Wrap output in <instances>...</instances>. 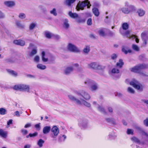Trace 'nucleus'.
Returning <instances> with one entry per match:
<instances>
[{
    "label": "nucleus",
    "instance_id": "5fc2aeb1",
    "mask_svg": "<svg viewBox=\"0 0 148 148\" xmlns=\"http://www.w3.org/2000/svg\"><path fill=\"white\" fill-rule=\"evenodd\" d=\"M130 31H126L125 33V35H126L127 37L130 38H131V37H132V35L131 36L130 35Z\"/></svg>",
    "mask_w": 148,
    "mask_h": 148
},
{
    "label": "nucleus",
    "instance_id": "603ef678",
    "mask_svg": "<svg viewBox=\"0 0 148 148\" xmlns=\"http://www.w3.org/2000/svg\"><path fill=\"white\" fill-rule=\"evenodd\" d=\"M111 58L113 60H116L117 57V55L114 53L112 54L111 56Z\"/></svg>",
    "mask_w": 148,
    "mask_h": 148
},
{
    "label": "nucleus",
    "instance_id": "ea45409f",
    "mask_svg": "<svg viewBox=\"0 0 148 148\" xmlns=\"http://www.w3.org/2000/svg\"><path fill=\"white\" fill-rule=\"evenodd\" d=\"M132 47L133 50L136 51H138L139 50V48L138 47L137 45H132Z\"/></svg>",
    "mask_w": 148,
    "mask_h": 148
},
{
    "label": "nucleus",
    "instance_id": "7ed1b4c3",
    "mask_svg": "<svg viewBox=\"0 0 148 148\" xmlns=\"http://www.w3.org/2000/svg\"><path fill=\"white\" fill-rule=\"evenodd\" d=\"M86 6H87L88 8H90L91 6V5L88 0H85L81 2L79 1L78 3L76 8L77 11H79L80 9L83 10L84 9V8Z\"/></svg>",
    "mask_w": 148,
    "mask_h": 148
},
{
    "label": "nucleus",
    "instance_id": "338daca9",
    "mask_svg": "<svg viewBox=\"0 0 148 148\" xmlns=\"http://www.w3.org/2000/svg\"><path fill=\"white\" fill-rule=\"evenodd\" d=\"M106 121L108 122L113 123L114 120L113 119L107 118L106 119Z\"/></svg>",
    "mask_w": 148,
    "mask_h": 148
},
{
    "label": "nucleus",
    "instance_id": "ddd939ff",
    "mask_svg": "<svg viewBox=\"0 0 148 148\" xmlns=\"http://www.w3.org/2000/svg\"><path fill=\"white\" fill-rule=\"evenodd\" d=\"M13 42L15 44L21 46H23L25 44V41L21 40H14Z\"/></svg>",
    "mask_w": 148,
    "mask_h": 148
},
{
    "label": "nucleus",
    "instance_id": "f03ea898",
    "mask_svg": "<svg viewBox=\"0 0 148 148\" xmlns=\"http://www.w3.org/2000/svg\"><path fill=\"white\" fill-rule=\"evenodd\" d=\"M75 93L79 97V99L82 98L83 99L88 100L90 99V94L85 90H80L75 91Z\"/></svg>",
    "mask_w": 148,
    "mask_h": 148
},
{
    "label": "nucleus",
    "instance_id": "f3484780",
    "mask_svg": "<svg viewBox=\"0 0 148 148\" xmlns=\"http://www.w3.org/2000/svg\"><path fill=\"white\" fill-rule=\"evenodd\" d=\"M139 71L141 70L145 69L148 68V64H141L138 65Z\"/></svg>",
    "mask_w": 148,
    "mask_h": 148
},
{
    "label": "nucleus",
    "instance_id": "680f3d73",
    "mask_svg": "<svg viewBox=\"0 0 148 148\" xmlns=\"http://www.w3.org/2000/svg\"><path fill=\"white\" fill-rule=\"evenodd\" d=\"M87 24L88 25H92V19L91 18H89L87 21Z\"/></svg>",
    "mask_w": 148,
    "mask_h": 148
},
{
    "label": "nucleus",
    "instance_id": "a211bd4d",
    "mask_svg": "<svg viewBox=\"0 0 148 148\" xmlns=\"http://www.w3.org/2000/svg\"><path fill=\"white\" fill-rule=\"evenodd\" d=\"M7 133L6 131H4L3 130L0 129V136L4 138H6Z\"/></svg>",
    "mask_w": 148,
    "mask_h": 148
},
{
    "label": "nucleus",
    "instance_id": "09e8293b",
    "mask_svg": "<svg viewBox=\"0 0 148 148\" xmlns=\"http://www.w3.org/2000/svg\"><path fill=\"white\" fill-rule=\"evenodd\" d=\"M38 8L40 10L44 12H45L46 11V8L42 5H39L38 7Z\"/></svg>",
    "mask_w": 148,
    "mask_h": 148
},
{
    "label": "nucleus",
    "instance_id": "1a4fd4ad",
    "mask_svg": "<svg viewBox=\"0 0 148 148\" xmlns=\"http://www.w3.org/2000/svg\"><path fill=\"white\" fill-rule=\"evenodd\" d=\"M79 124L80 126L85 127L87 123V120L84 118H80L78 120Z\"/></svg>",
    "mask_w": 148,
    "mask_h": 148
},
{
    "label": "nucleus",
    "instance_id": "2f4dec72",
    "mask_svg": "<svg viewBox=\"0 0 148 148\" xmlns=\"http://www.w3.org/2000/svg\"><path fill=\"white\" fill-rule=\"evenodd\" d=\"M120 10L125 14H128L129 13V11H128V8L123 7L120 9Z\"/></svg>",
    "mask_w": 148,
    "mask_h": 148
},
{
    "label": "nucleus",
    "instance_id": "473e14b6",
    "mask_svg": "<svg viewBox=\"0 0 148 148\" xmlns=\"http://www.w3.org/2000/svg\"><path fill=\"white\" fill-rule=\"evenodd\" d=\"M94 82L92 80L89 79H87L84 82L85 84L88 86H90L91 85L92 83Z\"/></svg>",
    "mask_w": 148,
    "mask_h": 148
},
{
    "label": "nucleus",
    "instance_id": "0e129e2a",
    "mask_svg": "<svg viewBox=\"0 0 148 148\" xmlns=\"http://www.w3.org/2000/svg\"><path fill=\"white\" fill-rule=\"evenodd\" d=\"M38 135V133L37 132H35L33 134L30 133L29 134V136L30 137H33L36 136Z\"/></svg>",
    "mask_w": 148,
    "mask_h": 148
},
{
    "label": "nucleus",
    "instance_id": "4468645a",
    "mask_svg": "<svg viewBox=\"0 0 148 148\" xmlns=\"http://www.w3.org/2000/svg\"><path fill=\"white\" fill-rule=\"evenodd\" d=\"M73 67H68L66 68L64 70V73L66 75H68L73 71Z\"/></svg>",
    "mask_w": 148,
    "mask_h": 148
},
{
    "label": "nucleus",
    "instance_id": "6ab92c4d",
    "mask_svg": "<svg viewBox=\"0 0 148 148\" xmlns=\"http://www.w3.org/2000/svg\"><path fill=\"white\" fill-rule=\"evenodd\" d=\"M122 51L125 54H127L128 53H131L132 52V50L131 49H129L127 47L123 46L122 47Z\"/></svg>",
    "mask_w": 148,
    "mask_h": 148
},
{
    "label": "nucleus",
    "instance_id": "4be33fe9",
    "mask_svg": "<svg viewBox=\"0 0 148 148\" xmlns=\"http://www.w3.org/2000/svg\"><path fill=\"white\" fill-rule=\"evenodd\" d=\"M124 65V62L121 59H120L118 62L116 64V66L118 67L119 68H121Z\"/></svg>",
    "mask_w": 148,
    "mask_h": 148
},
{
    "label": "nucleus",
    "instance_id": "3c124183",
    "mask_svg": "<svg viewBox=\"0 0 148 148\" xmlns=\"http://www.w3.org/2000/svg\"><path fill=\"white\" fill-rule=\"evenodd\" d=\"M50 13L56 16L57 15V13L56 11V9L55 8H53L52 10L50 11Z\"/></svg>",
    "mask_w": 148,
    "mask_h": 148
},
{
    "label": "nucleus",
    "instance_id": "0eeeda50",
    "mask_svg": "<svg viewBox=\"0 0 148 148\" xmlns=\"http://www.w3.org/2000/svg\"><path fill=\"white\" fill-rule=\"evenodd\" d=\"M51 131L53 133V135H52V137L53 138H55L59 133L58 128L56 126H54L52 128Z\"/></svg>",
    "mask_w": 148,
    "mask_h": 148
},
{
    "label": "nucleus",
    "instance_id": "cd10ccee",
    "mask_svg": "<svg viewBox=\"0 0 148 148\" xmlns=\"http://www.w3.org/2000/svg\"><path fill=\"white\" fill-rule=\"evenodd\" d=\"M69 16L73 18H76L78 17V15L76 13H73L71 12L70 11L69 13Z\"/></svg>",
    "mask_w": 148,
    "mask_h": 148
},
{
    "label": "nucleus",
    "instance_id": "c03bdc74",
    "mask_svg": "<svg viewBox=\"0 0 148 148\" xmlns=\"http://www.w3.org/2000/svg\"><path fill=\"white\" fill-rule=\"evenodd\" d=\"M18 17L21 19H24L26 18V15L23 13H20L19 14Z\"/></svg>",
    "mask_w": 148,
    "mask_h": 148
},
{
    "label": "nucleus",
    "instance_id": "f704fd0d",
    "mask_svg": "<svg viewBox=\"0 0 148 148\" xmlns=\"http://www.w3.org/2000/svg\"><path fill=\"white\" fill-rule=\"evenodd\" d=\"M97 109L99 111L102 113H106L105 109L101 106L98 105Z\"/></svg>",
    "mask_w": 148,
    "mask_h": 148
},
{
    "label": "nucleus",
    "instance_id": "49530a36",
    "mask_svg": "<svg viewBox=\"0 0 148 148\" xmlns=\"http://www.w3.org/2000/svg\"><path fill=\"white\" fill-rule=\"evenodd\" d=\"M127 91L129 93L131 94H134L135 92L134 90L130 87H128L127 89Z\"/></svg>",
    "mask_w": 148,
    "mask_h": 148
},
{
    "label": "nucleus",
    "instance_id": "6e6552de",
    "mask_svg": "<svg viewBox=\"0 0 148 148\" xmlns=\"http://www.w3.org/2000/svg\"><path fill=\"white\" fill-rule=\"evenodd\" d=\"M111 72L112 74H117V75L115 77V79H119L120 78L121 76V74L119 73L120 71L119 69L116 67L113 68L111 71Z\"/></svg>",
    "mask_w": 148,
    "mask_h": 148
},
{
    "label": "nucleus",
    "instance_id": "c85d7f7f",
    "mask_svg": "<svg viewBox=\"0 0 148 148\" xmlns=\"http://www.w3.org/2000/svg\"><path fill=\"white\" fill-rule=\"evenodd\" d=\"M92 12L95 16H99V13L98 9L96 8H93L92 9Z\"/></svg>",
    "mask_w": 148,
    "mask_h": 148
},
{
    "label": "nucleus",
    "instance_id": "20e7f679",
    "mask_svg": "<svg viewBox=\"0 0 148 148\" xmlns=\"http://www.w3.org/2000/svg\"><path fill=\"white\" fill-rule=\"evenodd\" d=\"M130 84L135 88L140 91L143 90L142 85L137 81L134 80L130 82Z\"/></svg>",
    "mask_w": 148,
    "mask_h": 148
},
{
    "label": "nucleus",
    "instance_id": "a878e982",
    "mask_svg": "<svg viewBox=\"0 0 148 148\" xmlns=\"http://www.w3.org/2000/svg\"><path fill=\"white\" fill-rule=\"evenodd\" d=\"M137 12L140 16H142L145 14V11L142 9H139L137 10Z\"/></svg>",
    "mask_w": 148,
    "mask_h": 148
},
{
    "label": "nucleus",
    "instance_id": "a19ab883",
    "mask_svg": "<svg viewBox=\"0 0 148 148\" xmlns=\"http://www.w3.org/2000/svg\"><path fill=\"white\" fill-rule=\"evenodd\" d=\"M122 28L124 30H126L128 28L129 25L127 23H124L122 25Z\"/></svg>",
    "mask_w": 148,
    "mask_h": 148
},
{
    "label": "nucleus",
    "instance_id": "13d9d810",
    "mask_svg": "<svg viewBox=\"0 0 148 148\" xmlns=\"http://www.w3.org/2000/svg\"><path fill=\"white\" fill-rule=\"evenodd\" d=\"M144 125L147 127H148V118H146L143 121Z\"/></svg>",
    "mask_w": 148,
    "mask_h": 148
},
{
    "label": "nucleus",
    "instance_id": "bf43d9fd",
    "mask_svg": "<svg viewBox=\"0 0 148 148\" xmlns=\"http://www.w3.org/2000/svg\"><path fill=\"white\" fill-rule=\"evenodd\" d=\"M133 130L130 129H127V133L129 134H133Z\"/></svg>",
    "mask_w": 148,
    "mask_h": 148
},
{
    "label": "nucleus",
    "instance_id": "69168bd1",
    "mask_svg": "<svg viewBox=\"0 0 148 148\" xmlns=\"http://www.w3.org/2000/svg\"><path fill=\"white\" fill-rule=\"evenodd\" d=\"M132 38H136V43H138L139 42V39L136 38V36L134 35H132V36L131 37Z\"/></svg>",
    "mask_w": 148,
    "mask_h": 148
},
{
    "label": "nucleus",
    "instance_id": "f257e3e1",
    "mask_svg": "<svg viewBox=\"0 0 148 148\" xmlns=\"http://www.w3.org/2000/svg\"><path fill=\"white\" fill-rule=\"evenodd\" d=\"M68 97L70 100L74 101L77 104L80 105L82 103L84 105L87 107H90L91 106V104L90 103L87 102L84 99H82V98H80V100L72 95H68Z\"/></svg>",
    "mask_w": 148,
    "mask_h": 148
},
{
    "label": "nucleus",
    "instance_id": "9b49d317",
    "mask_svg": "<svg viewBox=\"0 0 148 148\" xmlns=\"http://www.w3.org/2000/svg\"><path fill=\"white\" fill-rule=\"evenodd\" d=\"M4 4L5 5L9 7L14 6L15 4V2L12 1H5L4 2Z\"/></svg>",
    "mask_w": 148,
    "mask_h": 148
},
{
    "label": "nucleus",
    "instance_id": "864d4df0",
    "mask_svg": "<svg viewBox=\"0 0 148 148\" xmlns=\"http://www.w3.org/2000/svg\"><path fill=\"white\" fill-rule=\"evenodd\" d=\"M132 140L134 142L138 143L139 142V140L136 138L135 137H134L131 138Z\"/></svg>",
    "mask_w": 148,
    "mask_h": 148
},
{
    "label": "nucleus",
    "instance_id": "e2e57ef3",
    "mask_svg": "<svg viewBox=\"0 0 148 148\" xmlns=\"http://www.w3.org/2000/svg\"><path fill=\"white\" fill-rule=\"evenodd\" d=\"M40 58L38 56H36L34 58V61L37 62H39Z\"/></svg>",
    "mask_w": 148,
    "mask_h": 148
},
{
    "label": "nucleus",
    "instance_id": "5701e85b",
    "mask_svg": "<svg viewBox=\"0 0 148 148\" xmlns=\"http://www.w3.org/2000/svg\"><path fill=\"white\" fill-rule=\"evenodd\" d=\"M136 128L140 131L143 135L147 137H148V134L147 133L145 132L141 128L139 127H137Z\"/></svg>",
    "mask_w": 148,
    "mask_h": 148
},
{
    "label": "nucleus",
    "instance_id": "8fccbe9b",
    "mask_svg": "<svg viewBox=\"0 0 148 148\" xmlns=\"http://www.w3.org/2000/svg\"><path fill=\"white\" fill-rule=\"evenodd\" d=\"M5 15L4 13L0 10V19H2L5 18Z\"/></svg>",
    "mask_w": 148,
    "mask_h": 148
},
{
    "label": "nucleus",
    "instance_id": "9d476101",
    "mask_svg": "<svg viewBox=\"0 0 148 148\" xmlns=\"http://www.w3.org/2000/svg\"><path fill=\"white\" fill-rule=\"evenodd\" d=\"M99 88V85L97 84L94 81L90 86V89L92 91H95Z\"/></svg>",
    "mask_w": 148,
    "mask_h": 148
},
{
    "label": "nucleus",
    "instance_id": "c756f323",
    "mask_svg": "<svg viewBox=\"0 0 148 148\" xmlns=\"http://www.w3.org/2000/svg\"><path fill=\"white\" fill-rule=\"evenodd\" d=\"M44 141L42 139H40L37 142V145L40 147H41L43 146V144L44 143Z\"/></svg>",
    "mask_w": 148,
    "mask_h": 148
},
{
    "label": "nucleus",
    "instance_id": "2eb2a0df",
    "mask_svg": "<svg viewBox=\"0 0 148 148\" xmlns=\"http://www.w3.org/2000/svg\"><path fill=\"white\" fill-rule=\"evenodd\" d=\"M97 63L95 62H92L88 65V67L89 68L96 69Z\"/></svg>",
    "mask_w": 148,
    "mask_h": 148
},
{
    "label": "nucleus",
    "instance_id": "de8ad7c7",
    "mask_svg": "<svg viewBox=\"0 0 148 148\" xmlns=\"http://www.w3.org/2000/svg\"><path fill=\"white\" fill-rule=\"evenodd\" d=\"M105 68V66L97 64L96 70H102Z\"/></svg>",
    "mask_w": 148,
    "mask_h": 148
},
{
    "label": "nucleus",
    "instance_id": "393cba45",
    "mask_svg": "<svg viewBox=\"0 0 148 148\" xmlns=\"http://www.w3.org/2000/svg\"><path fill=\"white\" fill-rule=\"evenodd\" d=\"M7 71L10 74L14 77H16L18 75L17 72L11 70L7 69Z\"/></svg>",
    "mask_w": 148,
    "mask_h": 148
},
{
    "label": "nucleus",
    "instance_id": "774afa93",
    "mask_svg": "<svg viewBox=\"0 0 148 148\" xmlns=\"http://www.w3.org/2000/svg\"><path fill=\"white\" fill-rule=\"evenodd\" d=\"M31 124L30 123H28L25 125L24 127L25 128H27L31 127Z\"/></svg>",
    "mask_w": 148,
    "mask_h": 148
},
{
    "label": "nucleus",
    "instance_id": "7c9ffc66",
    "mask_svg": "<svg viewBox=\"0 0 148 148\" xmlns=\"http://www.w3.org/2000/svg\"><path fill=\"white\" fill-rule=\"evenodd\" d=\"M90 47L88 46H86L84 48L83 50L84 53L86 54H87L90 51Z\"/></svg>",
    "mask_w": 148,
    "mask_h": 148
},
{
    "label": "nucleus",
    "instance_id": "b1692460",
    "mask_svg": "<svg viewBox=\"0 0 148 148\" xmlns=\"http://www.w3.org/2000/svg\"><path fill=\"white\" fill-rule=\"evenodd\" d=\"M130 69L132 72L135 73H138L140 71L138 65L130 68Z\"/></svg>",
    "mask_w": 148,
    "mask_h": 148
},
{
    "label": "nucleus",
    "instance_id": "e433bc0d",
    "mask_svg": "<svg viewBox=\"0 0 148 148\" xmlns=\"http://www.w3.org/2000/svg\"><path fill=\"white\" fill-rule=\"evenodd\" d=\"M37 52V49H33L32 51L29 53V56H33L36 54Z\"/></svg>",
    "mask_w": 148,
    "mask_h": 148
},
{
    "label": "nucleus",
    "instance_id": "c9c22d12",
    "mask_svg": "<svg viewBox=\"0 0 148 148\" xmlns=\"http://www.w3.org/2000/svg\"><path fill=\"white\" fill-rule=\"evenodd\" d=\"M37 68L41 70H44L46 68V66L40 64H39L37 66Z\"/></svg>",
    "mask_w": 148,
    "mask_h": 148
},
{
    "label": "nucleus",
    "instance_id": "37998d69",
    "mask_svg": "<svg viewBox=\"0 0 148 148\" xmlns=\"http://www.w3.org/2000/svg\"><path fill=\"white\" fill-rule=\"evenodd\" d=\"M36 24L34 23H32L30 24L29 26V29L30 30L33 29L36 27Z\"/></svg>",
    "mask_w": 148,
    "mask_h": 148
},
{
    "label": "nucleus",
    "instance_id": "052dcab7",
    "mask_svg": "<svg viewBox=\"0 0 148 148\" xmlns=\"http://www.w3.org/2000/svg\"><path fill=\"white\" fill-rule=\"evenodd\" d=\"M62 137H63L64 138L63 140L64 141L65 139L66 138V136H65L64 135H63L62 136L61 135V136H59V140L60 141H62V139H61Z\"/></svg>",
    "mask_w": 148,
    "mask_h": 148
},
{
    "label": "nucleus",
    "instance_id": "58836bf2",
    "mask_svg": "<svg viewBox=\"0 0 148 148\" xmlns=\"http://www.w3.org/2000/svg\"><path fill=\"white\" fill-rule=\"evenodd\" d=\"M128 11H129V13L130 12H132L135 10V7L132 5H130L128 7Z\"/></svg>",
    "mask_w": 148,
    "mask_h": 148
},
{
    "label": "nucleus",
    "instance_id": "aec40b11",
    "mask_svg": "<svg viewBox=\"0 0 148 148\" xmlns=\"http://www.w3.org/2000/svg\"><path fill=\"white\" fill-rule=\"evenodd\" d=\"M63 27L65 29H68L69 27V25L68 23V21L66 19H65L63 21Z\"/></svg>",
    "mask_w": 148,
    "mask_h": 148
},
{
    "label": "nucleus",
    "instance_id": "dca6fc26",
    "mask_svg": "<svg viewBox=\"0 0 148 148\" xmlns=\"http://www.w3.org/2000/svg\"><path fill=\"white\" fill-rule=\"evenodd\" d=\"M15 24L20 29H23L25 28V26L23 24L21 21H16L15 22Z\"/></svg>",
    "mask_w": 148,
    "mask_h": 148
},
{
    "label": "nucleus",
    "instance_id": "72a5a7b5",
    "mask_svg": "<svg viewBox=\"0 0 148 148\" xmlns=\"http://www.w3.org/2000/svg\"><path fill=\"white\" fill-rule=\"evenodd\" d=\"M45 53L44 51H43L42 52V59L43 62H45L48 61V59L47 58H45Z\"/></svg>",
    "mask_w": 148,
    "mask_h": 148
},
{
    "label": "nucleus",
    "instance_id": "4c0bfd02",
    "mask_svg": "<svg viewBox=\"0 0 148 148\" xmlns=\"http://www.w3.org/2000/svg\"><path fill=\"white\" fill-rule=\"evenodd\" d=\"M76 0H66V3L69 6L71 5V4L74 3Z\"/></svg>",
    "mask_w": 148,
    "mask_h": 148
},
{
    "label": "nucleus",
    "instance_id": "412c9836",
    "mask_svg": "<svg viewBox=\"0 0 148 148\" xmlns=\"http://www.w3.org/2000/svg\"><path fill=\"white\" fill-rule=\"evenodd\" d=\"M50 126H47L44 127L43 129V132L44 134H47L51 130Z\"/></svg>",
    "mask_w": 148,
    "mask_h": 148
},
{
    "label": "nucleus",
    "instance_id": "39448f33",
    "mask_svg": "<svg viewBox=\"0 0 148 148\" xmlns=\"http://www.w3.org/2000/svg\"><path fill=\"white\" fill-rule=\"evenodd\" d=\"M67 48L68 50L72 52L78 53L80 52V50L79 49L71 43L68 44L67 46Z\"/></svg>",
    "mask_w": 148,
    "mask_h": 148
},
{
    "label": "nucleus",
    "instance_id": "79ce46f5",
    "mask_svg": "<svg viewBox=\"0 0 148 148\" xmlns=\"http://www.w3.org/2000/svg\"><path fill=\"white\" fill-rule=\"evenodd\" d=\"M45 36L47 38H50L52 36V34L49 32H47L45 33Z\"/></svg>",
    "mask_w": 148,
    "mask_h": 148
},
{
    "label": "nucleus",
    "instance_id": "f8f14e48",
    "mask_svg": "<svg viewBox=\"0 0 148 148\" xmlns=\"http://www.w3.org/2000/svg\"><path fill=\"white\" fill-rule=\"evenodd\" d=\"M30 89V86L29 85L22 84L21 91H26L28 92H29Z\"/></svg>",
    "mask_w": 148,
    "mask_h": 148
},
{
    "label": "nucleus",
    "instance_id": "bb28decb",
    "mask_svg": "<svg viewBox=\"0 0 148 148\" xmlns=\"http://www.w3.org/2000/svg\"><path fill=\"white\" fill-rule=\"evenodd\" d=\"M22 84L15 85L13 87L14 89L21 91Z\"/></svg>",
    "mask_w": 148,
    "mask_h": 148
},
{
    "label": "nucleus",
    "instance_id": "a18cd8bd",
    "mask_svg": "<svg viewBox=\"0 0 148 148\" xmlns=\"http://www.w3.org/2000/svg\"><path fill=\"white\" fill-rule=\"evenodd\" d=\"M6 110L4 108H0V114L1 115H4L6 114Z\"/></svg>",
    "mask_w": 148,
    "mask_h": 148
},
{
    "label": "nucleus",
    "instance_id": "6e6d98bb",
    "mask_svg": "<svg viewBox=\"0 0 148 148\" xmlns=\"http://www.w3.org/2000/svg\"><path fill=\"white\" fill-rule=\"evenodd\" d=\"M21 132L24 135H26L28 133L27 131L26 130L22 129L21 130Z\"/></svg>",
    "mask_w": 148,
    "mask_h": 148
},
{
    "label": "nucleus",
    "instance_id": "4d7b16f0",
    "mask_svg": "<svg viewBox=\"0 0 148 148\" xmlns=\"http://www.w3.org/2000/svg\"><path fill=\"white\" fill-rule=\"evenodd\" d=\"M40 123L36 124L35 125V127L36 128V130H39L40 129Z\"/></svg>",
    "mask_w": 148,
    "mask_h": 148
},
{
    "label": "nucleus",
    "instance_id": "423d86ee",
    "mask_svg": "<svg viewBox=\"0 0 148 148\" xmlns=\"http://www.w3.org/2000/svg\"><path fill=\"white\" fill-rule=\"evenodd\" d=\"M108 31H109L110 34H111L112 35H114L113 33L105 28H103L100 29L99 30L98 32L100 36L103 37H105L106 35V34L105 32Z\"/></svg>",
    "mask_w": 148,
    "mask_h": 148
}]
</instances>
